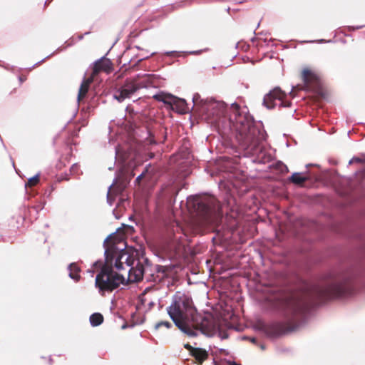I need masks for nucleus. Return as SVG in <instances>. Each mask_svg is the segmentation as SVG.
Here are the masks:
<instances>
[{
  "instance_id": "nucleus-21",
  "label": "nucleus",
  "mask_w": 365,
  "mask_h": 365,
  "mask_svg": "<svg viewBox=\"0 0 365 365\" xmlns=\"http://www.w3.org/2000/svg\"><path fill=\"white\" fill-rule=\"evenodd\" d=\"M162 327H165L167 329H170L173 327V325L168 321H160V322H159L155 324V329H160Z\"/></svg>"
},
{
  "instance_id": "nucleus-9",
  "label": "nucleus",
  "mask_w": 365,
  "mask_h": 365,
  "mask_svg": "<svg viewBox=\"0 0 365 365\" xmlns=\"http://www.w3.org/2000/svg\"><path fill=\"white\" fill-rule=\"evenodd\" d=\"M140 88L141 86L135 78L127 79L123 85L116 90L113 97L118 102H123L126 98H130Z\"/></svg>"
},
{
  "instance_id": "nucleus-10",
  "label": "nucleus",
  "mask_w": 365,
  "mask_h": 365,
  "mask_svg": "<svg viewBox=\"0 0 365 365\" xmlns=\"http://www.w3.org/2000/svg\"><path fill=\"white\" fill-rule=\"evenodd\" d=\"M304 83L302 89L307 91H317L320 88V78L319 76L309 68H304L301 73Z\"/></svg>"
},
{
  "instance_id": "nucleus-22",
  "label": "nucleus",
  "mask_w": 365,
  "mask_h": 365,
  "mask_svg": "<svg viewBox=\"0 0 365 365\" xmlns=\"http://www.w3.org/2000/svg\"><path fill=\"white\" fill-rule=\"evenodd\" d=\"M147 170H148V168H146L144 172H143L139 176L137 177V178L135 180L136 182L140 183V180L143 179V178H144L145 172H147Z\"/></svg>"
},
{
  "instance_id": "nucleus-13",
  "label": "nucleus",
  "mask_w": 365,
  "mask_h": 365,
  "mask_svg": "<svg viewBox=\"0 0 365 365\" xmlns=\"http://www.w3.org/2000/svg\"><path fill=\"white\" fill-rule=\"evenodd\" d=\"M113 70L112 62L106 58H101L96 61L93 67L91 76L94 78L100 73H110Z\"/></svg>"
},
{
  "instance_id": "nucleus-27",
  "label": "nucleus",
  "mask_w": 365,
  "mask_h": 365,
  "mask_svg": "<svg viewBox=\"0 0 365 365\" xmlns=\"http://www.w3.org/2000/svg\"><path fill=\"white\" fill-rule=\"evenodd\" d=\"M255 339H252V342H255Z\"/></svg>"
},
{
  "instance_id": "nucleus-5",
  "label": "nucleus",
  "mask_w": 365,
  "mask_h": 365,
  "mask_svg": "<svg viewBox=\"0 0 365 365\" xmlns=\"http://www.w3.org/2000/svg\"><path fill=\"white\" fill-rule=\"evenodd\" d=\"M106 262L96 275L95 280V286L102 295L117 289L120 284H123L125 281V276L123 273L113 271L115 251L106 250Z\"/></svg>"
},
{
  "instance_id": "nucleus-15",
  "label": "nucleus",
  "mask_w": 365,
  "mask_h": 365,
  "mask_svg": "<svg viewBox=\"0 0 365 365\" xmlns=\"http://www.w3.org/2000/svg\"><path fill=\"white\" fill-rule=\"evenodd\" d=\"M94 78H95L93 76L91 75V76H89L87 78H85L82 81V83L81 84V86L79 88L78 98H77L78 102L79 103L81 101H83L84 98L86 96V95H87V93L88 92L90 86L93 83V81H94Z\"/></svg>"
},
{
  "instance_id": "nucleus-18",
  "label": "nucleus",
  "mask_w": 365,
  "mask_h": 365,
  "mask_svg": "<svg viewBox=\"0 0 365 365\" xmlns=\"http://www.w3.org/2000/svg\"><path fill=\"white\" fill-rule=\"evenodd\" d=\"M307 180V177L302 176L299 173H294L289 178V181L295 185H302L304 182Z\"/></svg>"
},
{
  "instance_id": "nucleus-11",
  "label": "nucleus",
  "mask_w": 365,
  "mask_h": 365,
  "mask_svg": "<svg viewBox=\"0 0 365 365\" xmlns=\"http://www.w3.org/2000/svg\"><path fill=\"white\" fill-rule=\"evenodd\" d=\"M286 94L279 88H275L267 94L264 98V104L269 108L272 109L275 107L274 101L276 100L280 101V106L283 107H289L291 103L289 101H284Z\"/></svg>"
},
{
  "instance_id": "nucleus-20",
  "label": "nucleus",
  "mask_w": 365,
  "mask_h": 365,
  "mask_svg": "<svg viewBox=\"0 0 365 365\" xmlns=\"http://www.w3.org/2000/svg\"><path fill=\"white\" fill-rule=\"evenodd\" d=\"M40 181V178L38 175H36L31 178H29L26 183V187H32L36 186Z\"/></svg>"
},
{
  "instance_id": "nucleus-24",
  "label": "nucleus",
  "mask_w": 365,
  "mask_h": 365,
  "mask_svg": "<svg viewBox=\"0 0 365 365\" xmlns=\"http://www.w3.org/2000/svg\"><path fill=\"white\" fill-rule=\"evenodd\" d=\"M26 76H20V77H19V81H20L21 83H22V82H24V81H26Z\"/></svg>"
},
{
  "instance_id": "nucleus-2",
  "label": "nucleus",
  "mask_w": 365,
  "mask_h": 365,
  "mask_svg": "<svg viewBox=\"0 0 365 365\" xmlns=\"http://www.w3.org/2000/svg\"><path fill=\"white\" fill-rule=\"evenodd\" d=\"M230 124L236 132V138L247 153L255 155L260 150V143L264 140L263 130L255 126L253 118L240 110L237 103L231 105Z\"/></svg>"
},
{
  "instance_id": "nucleus-8",
  "label": "nucleus",
  "mask_w": 365,
  "mask_h": 365,
  "mask_svg": "<svg viewBox=\"0 0 365 365\" xmlns=\"http://www.w3.org/2000/svg\"><path fill=\"white\" fill-rule=\"evenodd\" d=\"M153 98L170 106L172 110L179 113H185L189 110L187 104L184 99L178 98L171 94L160 93L154 95Z\"/></svg>"
},
{
  "instance_id": "nucleus-4",
  "label": "nucleus",
  "mask_w": 365,
  "mask_h": 365,
  "mask_svg": "<svg viewBox=\"0 0 365 365\" xmlns=\"http://www.w3.org/2000/svg\"><path fill=\"white\" fill-rule=\"evenodd\" d=\"M187 204L196 212L202 225H215L221 220V206L213 196H194L188 198Z\"/></svg>"
},
{
  "instance_id": "nucleus-7",
  "label": "nucleus",
  "mask_w": 365,
  "mask_h": 365,
  "mask_svg": "<svg viewBox=\"0 0 365 365\" xmlns=\"http://www.w3.org/2000/svg\"><path fill=\"white\" fill-rule=\"evenodd\" d=\"M200 103L199 112L210 123H216L224 116L226 106L223 102L210 99L201 101Z\"/></svg>"
},
{
  "instance_id": "nucleus-6",
  "label": "nucleus",
  "mask_w": 365,
  "mask_h": 365,
  "mask_svg": "<svg viewBox=\"0 0 365 365\" xmlns=\"http://www.w3.org/2000/svg\"><path fill=\"white\" fill-rule=\"evenodd\" d=\"M134 261L133 257L127 252L115 251L114 267L120 273L123 270L127 271L125 280L130 283L140 281L148 272V268H144L139 261L134 266Z\"/></svg>"
},
{
  "instance_id": "nucleus-16",
  "label": "nucleus",
  "mask_w": 365,
  "mask_h": 365,
  "mask_svg": "<svg viewBox=\"0 0 365 365\" xmlns=\"http://www.w3.org/2000/svg\"><path fill=\"white\" fill-rule=\"evenodd\" d=\"M155 270L158 273L161 272L162 275L160 276L158 274H155L153 273H148L147 272V274L145 277L148 281H153L154 282H160L161 279L163 278V277L165 275V270L163 269V268L159 266H156Z\"/></svg>"
},
{
  "instance_id": "nucleus-17",
  "label": "nucleus",
  "mask_w": 365,
  "mask_h": 365,
  "mask_svg": "<svg viewBox=\"0 0 365 365\" xmlns=\"http://www.w3.org/2000/svg\"><path fill=\"white\" fill-rule=\"evenodd\" d=\"M69 277L76 281L80 279L79 272L80 269L76 263H72L69 265Z\"/></svg>"
},
{
  "instance_id": "nucleus-19",
  "label": "nucleus",
  "mask_w": 365,
  "mask_h": 365,
  "mask_svg": "<svg viewBox=\"0 0 365 365\" xmlns=\"http://www.w3.org/2000/svg\"><path fill=\"white\" fill-rule=\"evenodd\" d=\"M103 322V317L100 313H94L90 317V322L92 326L97 327L101 324Z\"/></svg>"
},
{
  "instance_id": "nucleus-25",
  "label": "nucleus",
  "mask_w": 365,
  "mask_h": 365,
  "mask_svg": "<svg viewBox=\"0 0 365 365\" xmlns=\"http://www.w3.org/2000/svg\"><path fill=\"white\" fill-rule=\"evenodd\" d=\"M197 97L195 96V97L193 98V102H194V104H195V106H197Z\"/></svg>"
},
{
  "instance_id": "nucleus-12",
  "label": "nucleus",
  "mask_w": 365,
  "mask_h": 365,
  "mask_svg": "<svg viewBox=\"0 0 365 365\" xmlns=\"http://www.w3.org/2000/svg\"><path fill=\"white\" fill-rule=\"evenodd\" d=\"M192 326L195 329L200 330L202 333H207L212 327V322L205 316H203L195 310V314L190 317V327Z\"/></svg>"
},
{
  "instance_id": "nucleus-1",
  "label": "nucleus",
  "mask_w": 365,
  "mask_h": 365,
  "mask_svg": "<svg viewBox=\"0 0 365 365\" xmlns=\"http://www.w3.org/2000/svg\"><path fill=\"white\" fill-rule=\"evenodd\" d=\"M349 292V279L343 275L336 274H329L324 282L313 286L309 292H274L267 297V303L287 321L265 324L262 329L271 337L292 331L298 327L299 319L311 307L326 300L345 295Z\"/></svg>"
},
{
  "instance_id": "nucleus-3",
  "label": "nucleus",
  "mask_w": 365,
  "mask_h": 365,
  "mask_svg": "<svg viewBox=\"0 0 365 365\" xmlns=\"http://www.w3.org/2000/svg\"><path fill=\"white\" fill-rule=\"evenodd\" d=\"M195 310L192 299L180 292L175 293L170 306L167 308L168 314L175 326L190 336L195 335L190 329V317L195 314Z\"/></svg>"
},
{
  "instance_id": "nucleus-14",
  "label": "nucleus",
  "mask_w": 365,
  "mask_h": 365,
  "mask_svg": "<svg viewBox=\"0 0 365 365\" xmlns=\"http://www.w3.org/2000/svg\"><path fill=\"white\" fill-rule=\"evenodd\" d=\"M184 347L189 351L198 365H202L208 359L209 354L204 349L193 347L190 344H185Z\"/></svg>"
},
{
  "instance_id": "nucleus-23",
  "label": "nucleus",
  "mask_w": 365,
  "mask_h": 365,
  "mask_svg": "<svg viewBox=\"0 0 365 365\" xmlns=\"http://www.w3.org/2000/svg\"><path fill=\"white\" fill-rule=\"evenodd\" d=\"M353 162H356V163H361L362 162V160L360 159V158H354L351 161H350V163H353Z\"/></svg>"
},
{
  "instance_id": "nucleus-26",
  "label": "nucleus",
  "mask_w": 365,
  "mask_h": 365,
  "mask_svg": "<svg viewBox=\"0 0 365 365\" xmlns=\"http://www.w3.org/2000/svg\"><path fill=\"white\" fill-rule=\"evenodd\" d=\"M48 362H49V364H53V359L51 357L48 358Z\"/></svg>"
}]
</instances>
